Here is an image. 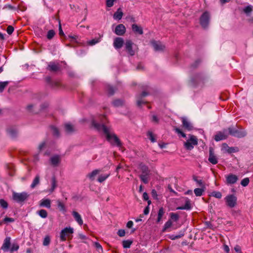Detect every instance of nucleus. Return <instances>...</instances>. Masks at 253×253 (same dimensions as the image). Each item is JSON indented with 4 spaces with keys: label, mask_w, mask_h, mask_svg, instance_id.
Wrapping results in <instances>:
<instances>
[{
    "label": "nucleus",
    "mask_w": 253,
    "mask_h": 253,
    "mask_svg": "<svg viewBox=\"0 0 253 253\" xmlns=\"http://www.w3.org/2000/svg\"><path fill=\"white\" fill-rule=\"evenodd\" d=\"M99 120L101 124L97 122L94 119L92 120L91 125L97 131H102L105 135L107 140L112 145H116L118 147H121L122 143L117 136L115 134L110 133V128L105 126L107 119L104 116H100Z\"/></svg>",
    "instance_id": "f257e3e1"
},
{
    "label": "nucleus",
    "mask_w": 253,
    "mask_h": 253,
    "mask_svg": "<svg viewBox=\"0 0 253 253\" xmlns=\"http://www.w3.org/2000/svg\"><path fill=\"white\" fill-rule=\"evenodd\" d=\"M208 80L209 79L207 76L200 73L197 74L192 78L191 82L194 86H200L203 87L205 85L206 83L208 82Z\"/></svg>",
    "instance_id": "f03ea898"
},
{
    "label": "nucleus",
    "mask_w": 253,
    "mask_h": 253,
    "mask_svg": "<svg viewBox=\"0 0 253 253\" xmlns=\"http://www.w3.org/2000/svg\"><path fill=\"white\" fill-rule=\"evenodd\" d=\"M226 129L228 130V133H229V135L237 137L238 138L244 137L247 135V132L245 130L238 129L236 126H232L229 127Z\"/></svg>",
    "instance_id": "7ed1b4c3"
},
{
    "label": "nucleus",
    "mask_w": 253,
    "mask_h": 253,
    "mask_svg": "<svg viewBox=\"0 0 253 253\" xmlns=\"http://www.w3.org/2000/svg\"><path fill=\"white\" fill-rule=\"evenodd\" d=\"M28 197V195L26 192L16 193L13 192L12 199L15 202L21 203L25 201Z\"/></svg>",
    "instance_id": "20e7f679"
},
{
    "label": "nucleus",
    "mask_w": 253,
    "mask_h": 253,
    "mask_svg": "<svg viewBox=\"0 0 253 253\" xmlns=\"http://www.w3.org/2000/svg\"><path fill=\"white\" fill-rule=\"evenodd\" d=\"M210 19V14L209 12L205 11L201 15L200 18V22L201 26L203 28L208 27Z\"/></svg>",
    "instance_id": "39448f33"
},
{
    "label": "nucleus",
    "mask_w": 253,
    "mask_h": 253,
    "mask_svg": "<svg viewBox=\"0 0 253 253\" xmlns=\"http://www.w3.org/2000/svg\"><path fill=\"white\" fill-rule=\"evenodd\" d=\"M74 232L73 228L69 227H66L61 230L60 235V238L61 241H65L67 239V237H69Z\"/></svg>",
    "instance_id": "423d86ee"
},
{
    "label": "nucleus",
    "mask_w": 253,
    "mask_h": 253,
    "mask_svg": "<svg viewBox=\"0 0 253 253\" xmlns=\"http://www.w3.org/2000/svg\"><path fill=\"white\" fill-rule=\"evenodd\" d=\"M224 199L227 206L231 208H234L237 205V198L233 194L227 195Z\"/></svg>",
    "instance_id": "0eeeda50"
},
{
    "label": "nucleus",
    "mask_w": 253,
    "mask_h": 253,
    "mask_svg": "<svg viewBox=\"0 0 253 253\" xmlns=\"http://www.w3.org/2000/svg\"><path fill=\"white\" fill-rule=\"evenodd\" d=\"M229 136L228 130L226 129H223L222 131H218L214 136V140L216 141L224 140Z\"/></svg>",
    "instance_id": "6e6552de"
},
{
    "label": "nucleus",
    "mask_w": 253,
    "mask_h": 253,
    "mask_svg": "<svg viewBox=\"0 0 253 253\" xmlns=\"http://www.w3.org/2000/svg\"><path fill=\"white\" fill-rule=\"evenodd\" d=\"M151 43L156 51H162L165 48V45L159 41H152Z\"/></svg>",
    "instance_id": "1a4fd4ad"
},
{
    "label": "nucleus",
    "mask_w": 253,
    "mask_h": 253,
    "mask_svg": "<svg viewBox=\"0 0 253 253\" xmlns=\"http://www.w3.org/2000/svg\"><path fill=\"white\" fill-rule=\"evenodd\" d=\"M125 49L126 51L130 56H133L135 54V51L132 49L133 43L130 40H126L125 42Z\"/></svg>",
    "instance_id": "9d476101"
},
{
    "label": "nucleus",
    "mask_w": 253,
    "mask_h": 253,
    "mask_svg": "<svg viewBox=\"0 0 253 253\" xmlns=\"http://www.w3.org/2000/svg\"><path fill=\"white\" fill-rule=\"evenodd\" d=\"M149 93L146 91H143L140 94L136 96L137 105L138 107H141L142 104H146L147 102L143 100L142 98L148 95Z\"/></svg>",
    "instance_id": "9b49d317"
},
{
    "label": "nucleus",
    "mask_w": 253,
    "mask_h": 253,
    "mask_svg": "<svg viewBox=\"0 0 253 253\" xmlns=\"http://www.w3.org/2000/svg\"><path fill=\"white\" fill-rule=\"evenodd\" d=\"M208 160L213 165H215L218 162L217 158L214 154L213 149L211 147H210L209 149V157Z\"/></svg>",
    "instance_id": "f8f14e48"
},
{
    "label": "nucleus",
    "mask_w": 253,
    "mask_h": 253,
    "mask_svg": "<svg viewBox=\"0 0 253 253\" xmlns=\"http://www.w3.org/2000/svg\"><path fill=\"white\" fill-rule=\"evenodd\" d=\"M126 31V29L125 26L122 24H120L117 25L116 27L115 30V33L116 35L118 36H123L124 35Z\"/></svg>",
    "instance_id": "ddd939ff"
},
{
    "label": "nucleus",
    "mask_w": 253,
    "mask_h": 253,
    "mask_svg": "<svg viewBox=\"0 0 253 253\" xmlns=\"http://www.w3.org/2000/svg\"><path fill=\"white\" fill-rule=\"evenodd\" d=\"M238 179V177L233 174H229L226 176V181L227 184H233L237 181Z\"/></svg>",
    "instance_id": "4468645a"
},
{
    "label": "nucleus",
    "mask_w": 253,
    "mask_h": 253,
    "mask_svg": "<svg viewBox=\"0 0 253 253\" xmlns=\"http://www.w3.org/2000/svg\"><path fill=\"white\" fill-rule=\"evenodd\" d=\"M124 43V41L122 38L117 37L114 40L113 45L116 49L121 48Z\"/></svg>",
    "instance_id": "2eb2a0df"
},
{
    "label": "nucleus",
    "mask_w": 253,
    "mask_h": 253,
    "mask_svg": "<svg viewBox=\"0 0 253 253\" xmlns=\"http://www.w3.org/2000/svg\"><path fill=\"white\" fill-rule=\"evenodd\" d=\"M47 70L51 72H57L60 70V66L58 63H55L53 62H49L48 67Z\"/></svg>",
    "instance_id": "dca6fc26"
},
{
    "label": "nucleus",
    "mask_w": 253,
    "mask_h": 253,
    "mask_svg": "<svg viewBox=\"0 0 253 253\" xmlns=\"http://www.w3.org/2000/svg\"><path fill=\"white\" fill-rule=\"evenodd\" d=\"M182 126L184 129L190 131L191 130L193 127L192 125L186 118H182Z\"/></svg>",
    "instance_id": "f3484780"
},
{
    "label": "nucleus",
    "mask_w": 253,
    "mask_h": 253,
    "mask_svg": "<svg viewBox=\"0 0 253 253\" xmlns=\"http://www.w3.org/2000/svg\"><path fill=\"white\" fill-rule=\"evenodd\" d=\"M39 205L41 207H45L49 209L51 207V201L48 199H42L40 201Z\"/></svg>",
    "instance_id": "a211bd4d"
},
{
    "label": "nucleus",
    "mask_w": 253,
    "mask_h": 253,
    "mask_svg": "<svg viewBox=\"0 0 253 253\" xmlns=\"http://www.w3.org/2000/svg\"><path fill=\"white\" fill-rule=\"evenodd\" d=\"M223 148L226 150V152L228 153H232L237 152L239 151V149L236 147H229L226 144H223Z\"/></svg>",
    "instance_id": "6ab92c4d"
},
{
    "label": "nucleus",
    "mask_w": 253,
    "mask_h": 253,
    "mask_svg": "<svg viewBox=\"0 0 253 253\" xmlns=\"http://www.w3.org/2000/svg\"><path fill=\"white\" fill-rule=\"evenodd\" d=\"M10 245V238L6 237L4 241V243L1 247V249L4 251H7L9 249Z\"/></svg>",
    "instance_id": "aec40b11"
},
{
    "label": "nucleus",
    "mask_w": 253,
    "mask_h": 253,
    "mask_svg": "<svg viewBox=\"0 0 253 253\" xmlns=\"http://www.w3.org/2000/svg\"><path fill=\"white\" fill-rule=\"evenodd\" d=\"M132 29L135 34L142 35L143 34V29L141 27L138 26L137 24H133L132 25Z\"/></svg>",
    "instance_id": "412c9836"
},
{
    "label": "nucleus",
    "mask_w": 253,
    "mask_h": 253,
    "mask_svg": "<svg viewBox=\"0 0 253 253\" xmlns=\"http://www.w3.org/2000/svg\"><path fill=\"white\" fill-rule=\"evenodd\" d=\"M72 215L74 216L76 221L80 225H82L83 224V221L82 219V217L80 214L76 211H73L72 212Z\"/></svg>",
    "instance_id": "4be33fe9"
},
{
    "label": "nucleus",
    "mask_w": 253,
    "mask_h": 253,
    "mask_svg": "<svg viewBox=\"0 0 253 253\" xmlns=\"http://www.w3.org/2000/svg\"><path fill=\"white\" fill-rule=\"evenodd\" d=\"M65 130L67 133L70 134L75 131L74 126L70 123H66L64 125Z\"/></svg>",
    "instance_id": "5701e85b"
},
{
    "label": "nucleus",
    "mask_w": 253,
    "mask_h": 253,
    "mask_svg": "<svg viewBox=\"0 0 253 253\" xmlns=\"http://www.w3.org/2000/svg\"><path fill=\"white\" fill-rule=\"evenodd\" d=\"M51 164L54 166H56L60 162V157L58 155H55L50 158Z\"/></svg>",
    "instance_id": "b1692460"
},
{
    "label": "nucleus",
    "mask_w": 253,
    "mask_h": 253,
    "mask_svg": "<svg viewBox=\"0 0 253 253\" xmlns=\"http://www.w3.org/2000/svg\"><path fill=\"white\" fill-rule=\"evenodd\" d=\"M102 170L101 169H95L91 172L88 173L87 177L91 181L94 179L95 176L100 173Z\"/></svg>",
    "instance_id": "393cba45"
},
{
    "label": "nucleus",
    "mask_w": 253,
    "mask_h": 253,
    "mask_svg": "<svg viewBox=\"0 0 253 253\" xmlns=\"http://www.w3.org/2000/svg\"><path fill=\"white\" fill-rule=\"evenodd\" d=\"M8 135L12 138H14L17 136V130L13 127H9L7 129Z\"/></svg>",
    "instance_id": "a878e982"
},
{
    "label": "nucleus",
    "mask_w": 253,
    "mask_h": 253,
    "mask_svg": "<svg viewBox=\"0 0 253 253\" xmlns=\"http://www.w3.org/2000/svg\"><path fill=\"white\" fill-rule=\"evenodd\" d=\"M140 170L142 172L141 174H144V175H150V171L148 167L143 164L140 165Z\"/></svg>",
    "instance_id": "bb28decb"
},
{
    "label": "nucleus",
    "mask_w": 253,
    "mask_h": 253,
    "mask_svg": "<svg viewBox=\"0 0 253 253\" xmlns=\"http://www.w3.org/2000/svg\"><path fill=\"white\" fill-rule=\"evenodd\" d=\"M123 15V13L122 11L121 8H119L117 11L114 14V18L116 19L120 20L122 19Z\"/></svg>",
    "instance_id": "cd10ccee"
},
{
    "label": "nucleus",
    "mask_w": 253,
    "mask_h": 253,
    "mask_svg": "<svg viewBox=\"0 0 253 253\" xmlns=\"http://www.w3.org/2000/svg\"><path fill=\"white\" fill-rule=\"evenodd\" d=\"M50 128L54 136L58 137L60 136V132L58 128L53 126H50Z\"/></svg>",
    "instance_id": "c85d7f7f"
},
{
    "label": "nucleus",
    "mask_w": 253,
    "mask_h": 253,
    "mask_svg": "<svg viewBox=\"0 0 253 253\" xmlns=\"http://www.w3.org/2000/svg\"><path fill=\"white\" fill-rule=\"evenodd\" d=\"M40 176L39 175H37L31 185V188H34L36 186L40 184Z\"/></svg>",
    "instance_id": "c756f323"
},
{
    "label": "nucleus",
    "mask_w": 253,
    "mask_h": 253,
    "mask_svg": "<svg viewBox=\"0 0 253 253\" xmlns=\"http://www.w3.org/2000/svg\"><path fill=\"white\" fill-rule=\"evenodd\" d=\"M206 187H201L200 188H196L194 189V192L196 196H201L203 195V192L205 191Z\"/></svg>",
    "instance_id": "7c9ffc66"
},
{
    "label": "nucleus",
    "mask_w": 253,
    "mask_h": 253,
    "mask_svg": "<svg viewBox=\"0 0 253 253\" xmlns=\"http://www.w3.org/2000/svg\"><path fill=\"white\" fill-rule=\"evenodd\" d=\"M193 179L197 182L198 185L200 187H206L205 184L202 179H198V177L195 176H193Z\"/></svg>",
    "instance_id": "2f4dec72"
},
{
    "label": "nucleus",
    "mask_w": 253,
    "mask_h": 253,
    "mask_svg": "<svg viewBox=\"0 0 253 253\" xmlns=\"http://www.w3.org/2000/svg\"><path fill=\"white\" fill-rule=\"evenodd\" d=\"M191 209V206L189 201L186 202L185 205L183 206L178 207L177 208V210H189Z\"/></svg>",
    "instance_id": "473e14b6"
},
{
    "label": "nucleus",
    "mask_w": 253,
    "mask_h": 253,
    "mask_svg": "<svg viewBox=\"0 0 253 253\" xmlns=\"http://www.w3.org/2000/svg\"><path fill=\"white\" fill-rule=\"evenodd\" d=\"M114 106L118 107L123 106L124 104L123 100L121 99H116L112 102Z\"/></svg>",
    "instance_id": "72a5a7b5"
},
{
    "label": "nucleus",
    "mask_w": 253,
    "mask_h": 253,
    "mask_svg": "<svg viewBox=\"0 0 253 253\" xmlns=\"http://www.w3.org/2000/svg\"><path fill=\"white\" fill-rule=\"evenodd\" d=\"M27 109L29 112L37 113L38 111L36 109V106L34 104H30L27 106Z\"/></svg>",
    "instance_id": "f704fd0d"
},
{
    "label": "nucleus",
    "mask_w": 253,
    "mask_h": 253,
    "mask_svg": "<svg viewBox=\"0 0 253 253\" xmlns=\"http://www.w3.org/2000/svg\"><path fill=\"white\" fill-rule=\"evenodd\" d=\"M164 213H165V210L163 207H161V208L159 209V210L158 211V218H157V222H160Z\"/></svg>",
    "instance_id": "c9c22d12"
},
{
    "label": "nucleus",
    "mask_w": 253,
    "mask_h": 253,
    "mask_svg": "<svg viewBox=\"0 0 253 253\" xmlns=\"http://www.w3.org/2000/svg\"><path fill=\"white\" fill-rule=\"evenodd\" d=\"M57 207H58V208L59 209V211H61L64 212H66V210L65 206L64 204L59 200H58L57 201Z\"/></svg>",
    "instance_id": "e433bc0d"
},
{
    "label": "nucleus",
    "mask_w": 253,
    "mask_h": 253,
    "mask_svg": "<svg viewBox=\"0 0 253 253\" xmlns=\"http://www.w3.org/2000/svg\"><path fill=\"white\" fill-rule=\"evenodd\" d=\"M57 186V181L55 176L51 178V188L50 190V192H53Z\"/></svg>",
    "instance_id": "4c0bfd02"
},
{
    "label": "nucleus",
    "mask_w": 253,
    "mask_h": 253,
    "mask_svg": "<svg viewBox=\"0 0 253 253\" xmlns=\"http://www.w3.org/2000/svg\"><path fill=\"white\" fill-rule=\"evenodd\" d=\"M101 37L95 38L87 42V44L90 46H92L100 41Z\"/></svg>",
    "instance_id": "58836bf2"
},
{
    "label": "nucleus",
    "mask_w": 253,
    "mask_h": 253,
    "mask_svg": "<svg viewBox=\"0 0 253 253\" xmlns=\"http://www.w3.org/2000/svg\"><path fill=\"white\" fill-rule=\"evenodd\" d=\"M110 175V173L101 174L99 176L97 181L100 183L104 181Z\"/></svg>",
    "instance_id": "ea45409f"
},
{
    "label": "nucleus",
    "mask_w": 253,
    "mask_h": 253,
    "mask_svg": "<svg viewBox=\"0 0 253 253\" xmlns=\"http://www.w3.org/2000/svg\"><path fill=\"white\" fill-rule=\"evenodd\" d=\"M188 141H190V143L194 146L198 144V139L197 137L194 135H190V138L188 140Z\"/></svg>",
    "instance_id": "a19ab883"
},
{
    "label": "nucleus",
    "mask_w": 253,
    "mask_h": 253,
    "mask_svg": "<svg viewBox=\"0 0 253 253\" xmlns=\"http://www.w3.org/2000/svg\"><path fill=\"white\" fill-rule=\"evenodd\" d=\"M149 175L141 174L139 177L141 180L145 184H147L149 182Z\"/></svg>",
    "instance_id": "79ce46f5"
},
{
    "label": "nucleus",
    "mask_w": 253,
    "mask_h": 253,
    "mask_svg": "<svg viewBox=\"0 0 253 253\" xmlns=\"http://www.w3.org/2000/svg\"><path fill=\"white\" fill-rule=\"evenodd\" d=\"M170 220H172L173 221L176 222L178 220L179 216L176 213L171 212L170 213Z\"/></svg>",
    "instance_id": "37998d69"
},
{
    "label": "nucleus",
    "mask_w": 253,
    "mask_h": 253,
    "mask_svg": "<svg viewBox=\"0 0 253 253\" xmlns=\"http://www.w3.org/2000/svg\"><path fill=\"white\" fill-rule=\"evenodd\" d=\"M38 214L42 218H46L47 216V212L45 210H41L37 211Z\"/></svg>",
    "instance_id": "c03bdc74"
},
{
    "label": "nucleus",
    "mask_w": 253,
    "mask_h": 253,
    "mask_svg": "<svg viewBox=\"0 0 253 253\" xmlns=\"http://www.w3.org/2000/svg\"><path fill=\"white\" fill-rule=\"evenodd\" d=\"M55 32L53 30H50L47 32L46 37L48 40H51L55 36Z\"/></svg>",
    "instance_id": "a18cd8bd"
},
{
    "label": "nucleus",
    "mask_w": 253,
    "mask_h": 253,
    "mask_svg": "<svg viewBox=\"0 0 253 253\" xmlns=\"http://www.w3.org/2000/svg\"><path fill=\"white\" fill-rule=\"evenodd\" d=\"M50 86L53 88H58L61 87V83L57 81H52Z\"/></svg>",
    "instance_id": "49530a36"
},
{
    "label": "nucleus",
    "mask_w": 253,
    "mask_h": 253,
    "mask_svg": "<svg viewBox=\"0 0 253 253\" xmlns=\"http://www.w3.org/2000/svg\"><path fill=\"white\" fill-rule=\"evenodd\" d=\"M132 241L131 240H125L123 242V246L124 248H129Z\"/></svg>",
    "instance_id": "de8ad7c7"
},
{
    "label": "nucleus",
    "mask_w": 253,
    "mask_h": 253,
    "mask_svg": "<svg viewBox=\"0 0 253 253\" xmlns=\"http://www.w3.org/2000/svg\"><path fill=\"white\" fill-rule=\"evenodd\" d=\"M211 196L217 199H220L222 197V194L220 192L214 191L211 193Z\"/></svg>",
    "instance_id": "09e8293b"
},
{
    "label": "nucleus",
    "mask_w": 253,
    "mask_h": 253,
    "mask_svg": "<svg viewBox=\"0 0 253 253\" xmlns=\"http://www.w3.org/2000/svg\"><path fill=\"white\" fill-rule=\"evenodd\" d=\"M9 82H0V92H3L5 87L8 85Z\"/></svg>",
    "instance_id": "8fccbe9b"
},
{
    "label": "nucleus",
    "mask_w": 253,
    "mask_h": 253,
    "mask_svg": "<svg viewBox=\"0 0 253 253\" xmlns=\"http://www.w3.org/2000/svg\"><path fill=\"white\" fill-rule=\"evenodd\" d=\"M184 147L185 148L188 150H191L193 148L194 146L193 144H192L191 143H190V141H187L184 143Z\"/></svg>",
    "instance_id": "3c124183"
},
{
    "label": "nucleus",
    "mask_w": 253,
    "mask_h": 253,
    "mask_svg": "<svg viewBox=\"0 0 253 253\" xmlns=\"http://www.w3.org/2000/svg\"><path fill=\"white\" fill-rule=\"evenodd\" d=\"M172 221L171 220H169L168 221H167L165 225H164V228H163V231H166L167 229L169 228V227H170L172 225Z\"/></svg>",
    "instance_id": "603ef678"
},
{
    "label": "nucleus",
    "mask_w": 253,
    "mask_h": 253,
    "mask_svg": "<svg viewBox=\"0 0 253 253\" xmlns=\"http://www.w3.org/2000/svg\"><path fill=\"white\" fill-rule=\"evenodd\" d=\"M253 11V7L252 5H250L246 7H245L243 9V11L247 14L251 13Z\"/></svg>",
    "instance_id": "864d4df0"
},
{
    "label": "nucleus",
    "mask_w": 253,
    "mask_h": 253,
    "mask_svg": "<svg viewBox=\"0 0 253 253\" xmlns=\"http://www.w3.org/2000/svg\"><path fill=\"white\" fill-rule=\"evenodd\" d=\"M0 206L3 209H6L8 207V203L3 199H0Z\"/></svg>",
    "instance_id": "5fc2aeb1"
},
{
    "label": "nucleus",
    "mask_w": 253,
    "mask_h": 253,
    "mask_svg": "<svg viewBox=\"0 0 253 253\" xmlns=\"http://www.w3.org/2000/svg\"><path fill=\"white\" fill-rule=\"evenodd\" d=\"M249 182H250V179L249 178L247 177V178H245L243 180H242V181L241 182V184L243 186L246 187L249 184Z\"/></svg>",
    "instance_id": "6e6d98bb"
},
{
    "label": "nucleus",
    "mask_w": 253,
    "mask_h": 253,
    "mask_svg": "<svg viewBox=\"0 0 253 253\" xmlns=\"http://www.w3.org/2000/svg\"><path fill=\"white\" fill-rule=\"evenodd\" d=\"M147 136L148 137L149 139L151 141V142H154L156 141V139L154 137V136L151 131H149L147 132Z\"/></svg>",
    "instance_id": "4d7b16f0"
},
{
    "label": "nucleus",
    "mask_w": 253,
    "mask_h": 253,
    "mask_svg": "<svg viewBox=\"0 0 253 253\" xmlns=\"http://www.w3.org/2000/svg\"><path fill=\"white\" fill-rule=\"evenodd\" d=\"M14 221V218H11V217H5L3 219L2 222L7 223V222H13ZM1 224H2V222H0V225H1Z\"/></svg>",
    "instance_id": "13d9d810"
},
{
    "label": "nucleus",
    "mask_w": 253,
    "mask_h": 253,
    "mask_svg": "<svg viewBox=\"0 0 253 253\" xmlns=\"http://www.w3.org/2000/svg\"><path fill=\"white\" fill-rule=\"evenodd\" d=\"M174 130L175 131L179 134H180L182 137L185 138L186 137V134L179 128L175 127Z\"/></svg>",
    "instance_id": "bf43d9fd"
},
{
    "label": "nucleus",
    "mask_w": 253,
    "mask_h": 253,
    "mask_svg": "<svg viewBox=\"0 0 253 253\" xmlns=\"http://www.w3.org/2000/svg\"><path fill=\"white\" fill-rule=\"evenodd\" d=\"M50 238L49 236H46L43 240V245L44 246H47L50 243Z\"/></svg>",
    "instance_id": "052dcab7"
},
{
    "label": "nucleus",
    "mask_w": 253,
    "mask_h": 253,
    "mask_svg": "<svg viewBox=\"0 0 253 253\" xmlns=\"http://www.w3.org/2000/svg\"><path fill=\"white\" fill-rule=\"evenodd\" d=\"M116 0H106V6L111 7L113 6L114 2Z\"/></svg>",
    "instance_id": "680f3d73"
},
{
    "label": "nucleus",
    "mask_w": 253,
    "mask_h": 253,
    "mask_svg": "<svg viewBox=\"0 0 253 253\" xmlns=\"http://www.w3.org/2000/svg\"><path fill=\"white\" fill-rule=\"evenodd\" d=\"M201 60L200 59H197L196 60L194 63H193L192 65H191V67L193 68H197L199 65L200 64V63H201Z\"/></svg>",
    "instance_id": "e2e57ef3"
},
{
    "label": "nucleus",
    "mask_w": 253,
    "mask_h": 253,
    "mask_svg": "<svg viewBox=\"0 0 253 253\" xmlns=\"http://www.w3.org/2000/svg\"><path fill=\"white\" fill-rule=\"evenodd\" d=\"M107 91H108V93L110 95H112L114 93L115 90L112 86H109L107 88Z\"/></svg>",
    "instance_id": "0e129e2a"
},
{
    "label": "nucleus",
    "mask_w": 253,
    "mask_h": 253,
    "mask_svg": "<svg viewBox=\"0 0 253 253\" xmlns=\"http://www.w3.org/2000/svg\"><path fill=\"white\" fill-rule=\"evenodd\" d=\"M14 31V28L12 26H8L6 29V32L8 34L11 35Z\"/></svg>",
    "instance_id": "69168bd1"
},
{
    "label": "nucleus",
    "mask_w": 253,
    "mask_h": 253,
    "mask_svg": "<svg viewBox=\"0 0 253 253\" xmlns=\"http://www.w3.org/2000/svg\"><path fill=\"white\" fill-rule=\"evenodd\" d=\"M143 198L144 200L148 201V205H149L150 204L151 201L148 200L149 196H148V195L147 194V193L146 192H144L143 193Z\"/></svg>",
    "instance_id": "338daca9"
},
{
    "label": "nucleus",
    "mask_w": 253,
    "mask_h": 253,
    "mask_svg": "<svg viewBox=\"0 0 253 253\" xmlns=\"http://www.w3.org/2000/svg\"><path fill=\"white\" fill-rule=\"evenodd\" d=\"M234 250L237 253H242L241 247L238 245L234 247Z\"/></svg>",
    "instance_id": "774afa93"
}]
</instances>
